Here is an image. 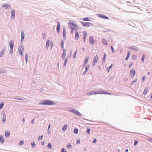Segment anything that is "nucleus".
<instances>
[{"label": "nucleus", "instance_id": "dca6fc26", "mask_svg": "<svg viewBox=\"0 0 152 152\" xmlns=\"http://www.w3.org/2000/svg\"><path fill=\"white\" fill-rule=\"evenodd\" d=\"M11 6V5L10 4H3L2 5V7H5V9L7 10V8L8 7H10Z\"/></svg>", "mask_w": 152, "mask_h": 152}, {"label": "nucleus", "instance_id": "473e14b6", "mask_svg": "<svg viewBox=\"0 0 152 152\" xmlns=\"http://www.w3.org/2000/svg\"><path fill=\"white\" fill-rule=\"evenodd\" d=\"M83 20L84 21H91V20H89V18L87 17L83 18Z\"/></svg>", "mask_w": 152, "mask_h": 152}, {"label": "nucleus", "instance_id": "c9c22d12", "mask_svg": "<svg viewBox=\"0 0 152 152\" xmlns=\"http://www.w3.org/2000/svg\"><path fill=\"white\" fill-rule=\"evenodd\" d=\"M102 42L105 45H107L108 44L107 42V41L105 39H102Z\"/></svg>", "mask_w": 152, "mask_h": 152}, {"label": "nucleus", "instance_id": "de8ad7c7", "mask_svg": "<svg viewBox=\"0 0 152 152\" xmlns=\"http://www.w3.org/2000/svg\"><path fill=\"white\" fill-rule=\"evenodd\" d=\"M133 64L134 63L133 62L130 63L129 65V68H131Z\"/></svg>", "mask_w": 152, "mask_h": 152}, {"label": "nucleus", "instance_id": "423d86ee", "mask_svg": "<svg viewBox=\"0 0 152 152\" xmlns=\"http://www.w3.org/2000/svg\"><path fill=\"white\" fill-rule=\"evenodd\" d=\"M136 74L135 70L134 69H132L130 71V74L132 75V77H133Z\"/></svg>", "mask_w": 152, "mask_h": 152}, {"label": "nucleus", "instance_id": "13d9d810", "mask_svg": "<svg viewBox=\"0 0 152 152\" xmlns=\"http://www.w3.org/2000/svg\"><path fill=\"white\" fill-rule=\"evenodd\" d=\"M137 143H138L137 141L136 140H134V145L135 146L137 144Z\"/></svg>", "mask_w": 152, "mask_h": 152}, {"label": "nucleus", "instance_id": "4be33fe9", "mask_svg": "<svg viewBox=\"0 0 152 152\" xmlns=\"http://www.w3.org/2000/svg\"><path fill=\"white\" fill-rule=\"evenodd\" d=\"M14 99H17L19 100H23L24 99L19 96H16L13 98Z\"/></svg>", "mask_w": 152, "mask_h": 152}, {"label": "nucleus", "instance_id": "49530a36", "mask_svg": "<svg viewBox=\"0 0 152 152\" xmlns=\"http://www.w3.org/2000/svg\"><path fill=\"white\" fill-rule=\"evenodd\" d=\"M77 52V50H76L75 52L74 55L73 56V58H76V55Z\"/></svg>", "mask_w": 152, "mask_h": 152}, {"label": "nucleus", "instance_id": "c756f323", "mask_svg": "<svg viewBox=\"0 0 152 152\" xmlns=\"http://www.w3.org/2000/svg\"><path fill=\"white\" fill-rule=\"evenodd\" d=\"M31 147L32 148H34L36 147L35 143L34 142H31Z\"/></svg>", "mask_w": 152, "mask_h": 152}, {"label": "nucleus", "instance_id": "7ed1b4c3", "mask_svg": "<svg viewBox=\"0 0 152 152\" xmlns=\"http://www.w3.org/2000/svg\"><path fill=\"white\" fill-rule=\"evenodd\" d=\"M80 23L82 24L83 27H84L94 26L93 24L91 23L85 22L83 21H81Z\"/></svg>", "mask_w": 152, "mask_h": 152}, {"label": "nucleus", "instance_id": "7c9ffc66", "mask_svg": "<svg viewBox=\"0 0 152 152\" xmlns=\"http://www.w3.org/2000/svg\"><path fill=\"white\" fill-rule=\"evenodd\" d=\"M6 72L5 70L3 68L0 69V74L4 73Z\"/></svg>", "mask_w": 152, "mask_h": 152}, {"label": "nucleus", "instance_id": "a19ab883", "mask_svg": "<svg viewBox=\"0 0 152 152\" xmlns=\"http://www.w3.org/2000/svg\"><path fill=\"white\" fill-rule=\"evenodd\" d=\"M148 90V89L146 88H145L144 90L143 93V94L144 95H145L147 94V91Z\"/></svg>", "mask_w": 152, "mask_h": 152}, {"label": "nucleus", "instance_id": "0e129e2a", "mask_svg": "<svg viewBox=\"0 0 152 152\" xmlns=\"http://www.w3.org/2000/svg\"><path fill=\"white\" fill-rule=\"evenodd\" d=\"M145 76H143L142 78V80L143 81H144L145 80Z\"/></svg>", "mask_w": 152, "mask_h": 152}, {"label": "nucleus", "instance_id": "864d4df0", "mask_svg": "<svg viewBox=\"0 0 152 152\" xmlns=\"http://www.w3.org/2000/svg\"><path fill=\"white\" fill-rule=\"evenodd\" d=\"M75 109H74V108H70V109H69V111H70L71 112L73 113L74 112Z\"/></svg>", "mask_w": 152, "mask_h": 152}, {"label": "nucleus", "instance_id": "79ce46f5", "mask_svg": "<svg viewBox=\"0 0 152 152\" xmlns=\"http://www.w3.org/2000/svg\"><path fill=\"white\" fill-rule=\"evenodd\" d=\"M87 35V33L86 32V31H83V39H86V36Z\"/></svg>", "mask_w": 152, "mask_h": 152}, {"label": "nucleus", "instance_id": "3c124183", "mask_svg": "<svg viewBox=\"0 0 152 152\" xmlns=\"http://www.w3.org/2000/svg\"><path fill=\"white\" fill-rule=\"evenodd\" d=\"M132 58L133 60H135L137 58L136 56L135 55H133L132 56Z\"/></svg>", "mask_w": 152, "mask_h": 152}, {"label": "nucleus", "instance_id": "39448f33", "mask_svg": "<svg viewBox=\"0 0 152 152\" xmlns=\"http://www.w3.org/2000/svg\"><path fill=\"white\" fill-rule=\"evenodd\" d=\"M24 50V48L23 46L19 47L18 48V51L19 54H21L22 56L23 55V51Z\"/></svg>", "mask_w": 152, "mask_h": 152}, {"label": "nucleus", "instance_id": "774afa93", "mask_svg": "<svg viewBox=\"0 0 152 152\" xmlns=\"http://www.w3.org/2000/svg\"><path fill=\"white\" fill-rule=\"evenodd\" d=\"M96 62H95L94 61H93V62H92V65L93 66H94L95 64L96 63Z\"/></svg>", "mask_w": 152, "mask_h": 152}, {"label": "nucleus", "instance_id": "9d476101", "mask_svg": "<svg viewBox=\"0 0 152 152\" xmlns=\"http://www.w3.org/2000/svg\"><path fill=\"white\" fill-rule=\"evenodd\" d=\"M73 113L79 116H83L82 115L81 113L75 109Z\"/></svg>", "mask_w": 152, "mask_h": 152}, {"label": "nucleus", "instance_id": "e2e57ef3", "mask_svg": "<svg viewBox=\"0 0 152 152\" xmlns=\"http://www.w3.org/2000/svg\"><path fill=\"white\" fill-rule=\"evenodd\" d=\"M80 140H77L76 141V143L77 144H79L80 143Z\"/></svg>", "mask_w": 152, "mask_h": 152}, {"label": "nucleus", "instance_id": "680f3d73", "mask_svg": "<svg viewBox=\"0 0 152 152\" xmlns=\"http://www.w3.org/2000/svg\"><path fill=\"white\" fill-rule=\"evenodd\" d=\"M61 152H67V151H65V150L64 148H62L61 150Z\"/></svg>", "mask_w": 152, "mask_h": 152}, {"label": "nucleus", "instance_id": "09e8293b", "mask_svg": "<svg viewBox=\"0 0 152 152\" xmlns=\"http://www.w3.org/2000/svg\"><path fill=\"white\" fill-rule=\"evenodd\" d=\"M43 137V135H42L41 136H39L38 137V140H41L42 139Z\"/></svg>", "mask_w": 152, "mask_h": 152}, {"label": "nucleus", "instance_id": "9b49d317", "mask_svg": "<svg viewBox=\"0 0 152 152\" xmlns=\"http://www.w3.org/2000/svg\"><path fill=\"white\" fill-rule=\"evenodd\" d=\"M57 26L56 28V30L57 33L59 34L60 32V22L59 21L57 22Z\"/></svg>", "mask_w": 152, "mask_h": 152}, {"label": "nucleus", "instance_id": "f03ea898", "mask_svg": "<svg viewBox=\"0 0 152 152\" xmlns=\"http://www.w3.org/2000/svg\"><path fill=\"white\" fill-rule=\"evenodd\" d=\"M69 28L73 30L76 29L77 28V25L73 22L69 21L68 23Z\"/></svg>", "mask_w": 152, "mask_h": 152}, {"label": "nucleus", "instance_id": "5701e85b", "mask_svg": "<svg viewBox=\"0 0 152 152\" xmlns=\"http://www.w3.org/2000/svg\"><path fill=\"white\" fill-rule=\"evenodd\" d=\"M5 136L7 138L8 137L10 136V132L9 131L5 132Z\"/></svg>", "mask_w": 152, "mask_h": 152}, {"label": "nucleus", "instance_id": "c85d7f7f", "mask_svg": "<svg viewBox=\"0 0 152 152\" xmlns=\"http://www.w3.org/2000/svg\"><path fill=\"white\" fill-rule=\"evenodd\" d=\"M98 56H97V55H96L94 56L93 61H94L95 62H97L98 61Z\"/></svg>", "mask_w": 152, "mask_h": 152}, {"label": "nucleus", "instance_id": "2eb2a0df", "mask_svg": "<svg viewBox=\"0 0 152 152\" xmlns=\"http://www.w3.org/2000/svg\"><path fill=\"white\" fill-rule=\"evenodd\" d=\"M89 41L93 45L94 43V40L93 37L92 36H90L89 37Z\"/></svg>", "mask_w": 152, "mask_h": 152}, {"label": "nucleus", "instance_id": "37998d69", "mask_svg": "<svg viewBox=\"0 0 152 152\" xmlns=\"http://www.w3.org/2000/svg\"><path fill=\"white\" fill-rule=\"evenodd\" d=\"M88 59H89L88 57H88H86L85 59L84 62H85L86 63H87L88 62Z\"/></svg>", "mask_w": 152, "mask_h": 152}, {"label": "nucleus", "instance_id": "bf43d9fd", "mask_svg": "<svg viewBox=\"0 0 152 152\" xmlns=\"http://www.w3.org/2000/svg\"><path fill=\"white\" fill-rule=\"evenodd\" d=\"M110 48H111V50L112 51V52L113 53H114L115 52V50H114V48H113V46H111L110 47Z\"/></svg>", "mask_w": 152, "mask_h": 152}, {"label": "nucleus", "instance_id": "ddd939ff", "mask_svg": "<svg viewBox=\"0 0 152 152\" xmlns=\"http://www.w3.org/2000/svg\"><path fill=\"white\" fill-rule=\"evenodd\" d=\"M14 41L12 40H11L9 42V46L10 48L12 49L14 47Z\"/></svg>", "mask_w": 152, "mask_h": 152}, {"label": "nucleus", "instance_id": "ea45409f", "mask_svg": "<svg viewBox=\"0 0 152 152\" xmlns=\"http://www.w3.org/2000/svg\"><path fill=\"white\" fill-rule=\"evenodd\" d=\"M113 66V64H112L109 67L107 68V70L108 72H109L110 70V69Z\"/></svg>", "mask_w": 152, "mask_h": 152}, {"label": "nucleus", "instance_id": "2f4dec72", "mask_svg": "<svg viewBox=\"0 0 152 152\" xmlns=\"http://www.w3.org/2000/svg\"><path fill=\"white\" fill-rule=\"evenodd\" d=\"M4 53V49L1 50L0 52V57H2Z\"/></svg>", "mask_w": 152, "mask_h": 152}, {"label": "nucleus", "instance_id": "b1692460", "mask_svg": "<svg viewBox=\"0 0 152 152\" xmlns=\"http://www.w3.org/2000/svg\"><path fill=\"white\" fill-rule=\"evenodd\" d=\"M68 60V57H67L65 60V61H64V64H63V66L64 67L65 66H66V64Z\"/></svg>", "mask_w": 152, "mask_h": 152}, {"label": "nucleus", "instance_id": "393cba45", "mask_svg": "<svg viewBox=\"0 0 152 152\" xmlns=\"http://www.w3.org/2000/svg\"><path fill=\"white\" fill-rule=\"evenodd\" d=\"M106 56V54L105 53L104 54V56H103L102 60V64H104V63L105 61Z\"/></svg>", "mask_w": 152, "mask_h": 152}, {"label": "nucleus", "instance_id": "e433bc0d", "mask_svg": "<svg viewBox=\"0 0 152 152\" xmlns=\"http://www.w3.org/2000/svg\"><path fill=\"white\" fill-rule=\"evenodd\" d=\"M67 148L69 149V148H72V145H71V144L69 143L66 146Z\"/></svg>", "mask_w": 152, "mask_h": 152}, {"label": "nucleus", "instance_id": "bb28decb", "mask_svg": "<svg viewBox=\"0 0 152 152\" xmlns=\"http://www.w3.org/2000/svg\"><path fill=\"white\" fill-rule=\"evenodd\" d=\"M79 130L78 129L76 128H74L73 132L75 134H77L78 133Z\"/></svg>", "mask_w": 152, "mask_h": 152}, {"label": "nucleus", "instance_id": "a878e982", "mask_svg": "<svg viewBox=\"0 0 152 152\" xmlns=\"http://www.w3.org/2000/svg\"><path fill=\"white\" fill-rule=\"evenodd\" d=\"M67 125L66 124H64V126L62 128V130L63 131H65L67 129Z\"/></svg>", "mask_w": 152, "mask_h": 152}, {"label": "nucleus", "instance_id": "20e7f679", "mask_svg": "<svg viewBox=\"0 0 152 152\" xmlns=\"http://www.w3.org/2000/svg\"><path fill=\"white\" fill-rule=\"evenodd\" d=\"M128 48L129 49L136 52H137L139 50L138 48L137 47L134 46H130Z\"/></svg>", "mask_w": 152, "mask_h": 152}, {"label": "nucleus", "instance_id": "6ab92c4d", "mask_svg": "<svg viewBox=\"0 0 152 152\" xmlns=\"http://www.w3.org/2000/svg\"><path fill=\"white\" fill-rule=\"evenodd\" d=\"M4 113V112H3L2 113V114L3 115L2 121L3 123H4L5 121L6 117V115H5V113L3 114Z\"/></svg>", "mask_w": 152, "mask_h": 152}, {"label": "nucleus", "instance_id": "aec40b11", "mask_svg": "<svg viewBox=\"0 0 152 152\" xmlns=\"http://www.w3.org/2000/svg\"><path fill=\"white\" fill-rule=\"evenodd\" d=\"M4 138L3 137V136L1 135H0V142L1 144H3L4 142Z\"/></svg>", "mask_w": 152, "mask_h": 152}, {"label": "nucleus", "instance_id": "f3484780", "mask_svg": "<svg viewBox=\"0 0 152 152\" xmlns=\"http://www.w3.org/2000/svg\"><path fill=\"white\" fill-rule=\"evenodd\" d=\"M66 49H64L63 52L62 53L61 57L63 59H64L66 55Z\"/></svg>", "mask_w": 152, "mask_h": 152}, {"label": "nucleus", "instance_id": "4468645a", "mask_svg": "<svg viewBox=\"0 0 152 152\" xmlns=\"http://www.w3.org/2000/svg\"><path fill=\"white\" fill-rule=\"evenodd\" d=\"M66 30L65 27L63 28V38L64 39H65L66 38Z\"/></svg>", "mask_w": 152, "mask_h": 152}, {"label": "nucleus", "instance_id": "a211bd4d", "mask_svg": "<svg viewBox=\"0 0 152 152\" xmlns=\"http://www.w3.org/2000/svg\"><path fill=\"white\" fill-rule=\"evenodd\" d=\"M79 38V33L77 31H76L75 36V39L77 40Z\"/></svg>", "mask_w": 152, "mask_h": 152}, {"label": "nucleus", "instance_id": "412c9836", "mask_svg": "<svg viewBox=\"0 0 152 152\" xmlns=\"http://www.w3.org/2000/svg\"><path fill=\"white\" fill-rule=\"evenodd\" d=\"M50 42V40H49V39H48L46 43V49H48V48L49 47Z\"/></svg>", "mask_w": 152, "mask_h": 152}, {"label": "nucleus", "instance_id": "338daca9", "mask_svg": "<svg viewBox=\"0 0 152 152\" xmlns=\"http://www.w3.org/2000/svg\"><path fill=\"white\" fill-rule=\"evenodd\" d=\"M96 142V138L94 139L93 141V143H95Z\"/></svg>", "mask_w": 152, "mask_h": 152}, {"label": "nucleus", "instance_id": "f8f14e48", "mask_svg": "<svg viewBox=\"0 0 152 152\" xmlns=\"http://www.w3.org/2000/svg\"><path fill=\"white\" fill-rule=\"evenodd\" d=\"M21 38L20 42H22L24 40V32L23 31V30L22 31H21Z\"/></svg>", "mask_w": 152, "mask_h": 152}, {"label": "nucleus", "instance_id": "4c0bfd02", "mask_svg": "<svg viewBox=\"0 0 152 152\" xmlns=\"http://www.w3.org/2000/svg\"><path fill=\"white\" fill-rule=\"evenodd\" d=\"M4 106V103L3 102H1L0 103V109L2 108Z\"/></svg>", "mask_w": 152, "mask_h": 152}, {"label": "nucleus", "instance_id": "58836bf2", "mask_svg": "<svg viewBox=\"0 0 152 152\" xmlns=\"http://www.w3.org/2000/svg\"><path fill=\"white\" fill-rule=\"evenodd\" d=\"M64 42L63 40H61V47L62 48H64Z\"/></svg>", "mask_w": 152, "mask_h": 152}, {"label": "nucleus", "instance_id": "8fccbe9b", "mask_svg": "<svg viewBox=\"0 0 152 152\" xmlns=\"http://www.w3.org/2000/svg\"><path fill=\"white\" fill-rule=\"evenodd\" d=\"M144 58H145V55L143 54L142 56V58H141V61H142V62L143 63L144 62Z\"/></svg>", "mask_w": 152, "mask_h": 152}, {"label": "nucleus", "instance_id": "4d7b16f0", "mask_svg": "<svg viewBox=\"0 0 152 152\" xmlns=\"http://www.w3.org/2000/svg\"><path fill=\"white\" fill-rule=\"evenodd\" d=\"M137 79H135L134 80V81L131 84V85H132L133 84L134 82H137Z\"/></svg>", "mask_w": 152, "mask_h": 152}, {"label": "nucleus", "instance_id": "f257e3e1", "mask_svg": "<svg viewBox=\"0 0 152 152\" xmlns=\"http://www.w3.org/2000/svg\"><path fill=\"white\" fill-rule=\"evenodd\" d=\"M39 105H55V103L53 101L48 100H44L39 103Z\"/></svg>", "mask_w": 152, "mask_h": 152}, {"label": "nucleus", "instance_id": "f704fd0d", "mask_svg": "<svg viewBox=\"0 0 152 152\" xmlns=\"http://www.w3.org/2000/svg\"><path fill=\"white\" fill-rule=\"evenodd\" d=\"M99 94H107V93L108 92H105L104 91H99Z\"/></svg>", "mask_w": 152, "mask_h": 152}, {"label": "nucleus", "instance_id": "5fc2aeb1", "mask_svg": "<svg viewBox=\"0 0 152 152\" xmlns=\"http://www.w3.org/2000/svg\"><path fill=\"white\" fill-rule=\"evenodd\" d=\"M42 36L43 37V39H45V38H46V36L45 34V33H43L42 34Z\"/></svg>", "mask_w": 152, "mask_h": 152}, {"label": "nucleus", "instance_id": "6e6d98bb", "mask_svg": "<svg viewBox=\"0 0 152 152\" xmlns=\"http://www.w3.org/2000/svg\"><path fill=\"white\" fill-rule=\"evenodd\" d=\"M24 142L23 140H20L19 143V144L20 145H22L23 144Z\"/></svg>", "mask_w": 152, "mask_h": 152}, {"label": "nucleus", "instance_id": "603ef678", "mask_svg": "<svg viewBox=\"0 0 152 152\" xmlns=\"http://www.w3.org/2000/svg\"><path fill=\"white\" fill-rule=\"evenodd\" d=\"M91 129H88L87 130V133L88 135H89L90 133V131Z\"/></svg>", "mask_w": 152, "mask_h": 152}, {"label": "nucleus", "instance_id": "052dcab7", "mask_svg": "<svg viewBox=\"0 0 152 152\" xmlns=\"http://www.w3.org/2000/svg\"><path fill=\"white\" fill-rule=\"evenodd\" d=\"M13 48H12V49L10 48V50L9 52H10V54L11 55H12L13 53Z\"/></svg>", "mask_w": 152, "mask_h": 152}, {"label": "nucleus", "instance_id": "1a4fd4ad", "mask_svg": "<svg viewBox=\"0 0 152 152\" xmlns=\"http://www.w3.org/2000/svg\"><path fill=\"white\" fill-rule=\"evenodd\" d=\"M98 15L99 17L105 19H109V18L108 17L103 14H99Z\"/></svg>", "mask_w": 152, "mask_h": 152}, {"label": "nucleus", "instance_id": "a18cd8bd", "mask_svg": "<svg viewBox=\"0 0 152 152\" xmlns=\"http://www.w3.org/2000/svg\"><path fill=\"white\" fill-rule=\"evenodd\" d=\"M90 67L89 65H87L85 67V71L88 72V70L89 69Z\"/></svg>", "mask_w": 152, "mask_h": 152}, {"label": "nucleus", "instance_id": "cd10ccee", "mask_svg": "<svg viewBox=\"0 0 152 152\" xmlns=\"http://www.w3.org/2000/svg\"><path fill=\"white\" fill-rule=\"evenodd\" d=\"M130 52L129 51H128V52H127L126 56L125 58V60L126 61L129 58V56H130Z\"/></svg>", "mask_w": 152, "mask_h": 152}, {"label": "nucleus", "instance_id": "72a5a7b5", "mask_svg": "<svg viewBox=\"0 0 152 152\" xmlns=\"http://www.w3.org/2000/svg\"><path fill=\"white\" fill-rule=\"evenodd\" d=\"M28 54L27 53L25 55V59H26V63H27L28 61Z\"/></svg>", "mask_w": 152, "mask_h": 152}, {"label": "nucleus", "instance_id": "c03bdc74", "mask_svg": "<svg viewBox=\"0 0 152 152\" xmlns=\"http://www.w3.org/2000/svg\"><path fill=\"white\" fill-rule=\"evenodd\" d=\"M48 148L49 149L52 148V145L50 143H48Z\"/></svg>", "mask_w": 152, "mask_h": 152}, {"label": "nucleus", "instance_id": "69168bd1", "mask_svg": "<svg viewBox=\"0 0 152 152\" xmlns=\"http://www.w3.org/2000/svg\"><path fill=\"white\" fill-rule=\"evenodd\" d=\"M148 140L150 142H152V139L149 138L148 139Z\"/></svg>", "mask_w": 152, "mask_h": 152}, {"label": "nucleus", "instance_id": "6e6552de", "mask_svg": "<svg viewBox=\"0 0 152 152\" xmlns=\"http://www.w3.org/2000/svg\"><path fill=\"white\" fill-rule=\"evenodd\" d=\"M99 94V91H91L87 93V95H91L94 94Z\"/></svg>", "mask_w": 152, "mask_h": 152}, {"label": "nucleus", "instance_id": "0eeeda50", "mask_svg": "<svg viewBox=\"0 0 152 152\" xmlns=\"http://www.w3.org/2000/svg\"><path fill=\"white\" fill-rule=\"evenodd\" d=\"M15 10L12 9L11 11V18L12 19H14L15 18Z\"/></svg>", "mask_w": 152, "mask_h": 152}]
</instances>
